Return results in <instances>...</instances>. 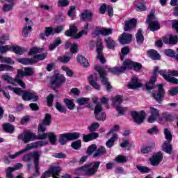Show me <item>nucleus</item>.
Returning a JSON list of instances; mask_svg holds the SVG:
<instances>
[{"mask_svg": "<svg viewBox=\"0 0 178 178\" xmlns=\"http://www.w3.org/2000/svg\"><path fill=\"white\" fill-rule=\"evenodd\" d=\"M134 62L130 60H125L122 66L115 67L114 68L108 69L106 67H102L98 65H96L95 67L96 70L98 72L100 78L102 79V83L106 87L107 91H111L112 86H111V83L108 81V78L105 76L107 73V70L113 73V74H119L120 73H124L126 70H130V69H133Z\"/></svg>", "mask_w": 178, "mask_h": 178, "instance_id": "f257e3e1", "label": "nucleus"}, {"mask_svg": "<svg viewBox=\"0 0 178 178\" xmlns=\"http://www.w3.org/2000/svg\"><path fill=\"white\" fill-rule=\"evenodd\" d=\"M31 158L33 159V163L35 169V172L33 175V177H37V176H40V158H41V154H40L38 152L26 154L22 157V161L24 162H30L31 161Z\"/></svg>", "mask_w": 178, "mask_h": 178, "instance_id": "f03ea898", "label": "nucleus"}, {"mask_svg": "<svg viewBox=\"0 0 178 178\" xmlns=\"http://www.w3.org/2000/svg\"><path fill=\"white\" fill-rule=\"evenodd\" d=\"M47 144H48L47 141H37L28 144L26 148L22 149L18 152H16L15 154L10 155V158L11 159H16V158H17V156H19V155H22V154L29 152V151H31V149L38 148V147H44V145H47Z\"/></svg>", "mask_w": 178, "mask_h": 178, "instance_id": "7ed1b4c3", "label": "nucleus"}, {"mask_svg": "<svg viewBox=\"0 0 178 178\" xmlns=\"http://www.w3.org/2000/svg\"><path fill=\"white\" fill-rule=\"evenodd\" d=\"M99 129V123L95 122L91 124L89 127H88V129L90 132V134H83V140L84 143H88V141H92V140H96L99 137V134L97 132V129Z\"/></svg>", "mask_w": 178, "mask_h": 178, "instance_id": "20e7f679", "label": "nucleus"}, {"mask_svg": "<svg viewBox=\"0 0 178 178\" xmlns=\"http://www.w3.org/2000/svg\"><path fill=\"white\" fill-rule=\"evenodd\" d=\"M100 165L101 161L89 163L79 168V170H82V172H84L86 176H94L97 173L98 168H99Z\"/></svg>", "mask_w": 178, "mask_h": 178, "instance_id": "39448f33", "label": "nucleus"}, {"mask_svg": "<svg viewBox=\"0 0 178 178\" xmlns=\"http://www.w3.org/2000/svg\"><path fill=\"white\" fill-rule=\"evenodd\" d=\"M1 79L4 80V81H7V83L13 84V86H19L22 88L26 89V83L21 79H19L18 74L13 79L12 76H9V74H6L1 76Z\"/></svg>", "mask_w": 178, "mask_h": 178, "instance_id": "423d86ee", "label": "nucleus"}, {"mask_svg": "<svg viewBox=\"0 0 178 178\" xmlns=\"http://www.w3.org/2000/svg\"><path fill=\"white\" fill-rule=\"evenodd\" d=\"M155 12L152 10L149 16L147 17L146 22L149 24V29L150 31H156V30H159L161 29V25H159V22L155 20Z\"/></svg>", "mask_w": 178, "mask_h": 178, "instance_id": "0eeeda50", "label": "nucleus"}, {"mask_svg": "<svg viewBox=\"0 0 178 178\" xmlns=\"http://www.w3.org/2000/svg\"><path fill=\"white\" fill-rule=\"evenodd\" d=\"M18 95H22V99L24 101H33V102L38 101L37 93L33 90L27 91L22 90L21 94H18Z\"/></svg>", "mask_w": 178, "mask_h": 178, "instance_id": "6e6552de", "label": "nucleus"}, {"mask_svg": "<svg viewBox=\"0 0 178 178\" xmlns=\"http://www.w3.org/2000/svg\"><path fill=\"white\" fill-rule=\"evenodd\" d=\"M18 138L23 141L24 144H27L28 143H30V141H34V140H35V134L28 130L24 131L23 134H20L18 136Z\"/></svg>", "mask_w": 178, "mask_h": 178, "instance_id": "1a4fd4ad", "label": "nucleus"}, {"mask_svg": "<svg viewBox=\"0 0 178 178\" xmlns=\"http://www.w3.org/2000/svg\"><path fill=\"white\" fill-rule=\"evenodd\" d=\"M131 115L135 123L137 124H141L142 123H144V120L147 116V113H145V111H141L140 113L137 111H132Z\"/></svg>", "mask_w": 178, "mask_h": 178, "instance_id": "9d476101", "label": "nucleus"}, {"mask_svg": "<svg viewBox=\"0 0 178 178\" xmlns=\"http://www.w3.org/2000/svg\"><path fill=\"white\" fill-rule=\"evenodd\" d=\"M102 111H104L102 106L97 104L95 108L94 113L97 120L105 122V120H106V114L104 112H102Z\"/></svg>", "mask_w": 178, "mask_h": 178, "instance_id": "9b49d317", "label": "nucleus"}, {"mask_svg": "<svg viewBox=\"0 0 178 178\" xmlns=\"http://www.w3.org/2000/svg\"><path fill=\"white\" fill-rule=\"evenodd\" d=\"M66 79L65 76L60 74H56L51 78V86L52 88H56V87H59L62 83H65Z\"/></svg>", "mask_w": 178, "mask_h": 178, "instance_id": "f8f14e48", "label": "nucleus"}, {"mask_svg": "<svg viewBox=\"0 0 178 178\" xmlns=\"http://www.w3.org/2000/svg\"><path fill=\"white\" fill-rule=\"evenodd\" d=\"M159 67H154V76H156V73H159L162 77H163L164 80L165 81H168V83H175L177 80L172 78L169 77V72H167L166 70H159Z\"/></svg>", "mask_w": 178, "mask_h": 178, "instance_id": "ddd939ff", "label": "nucleus"}, {"mask_svg": "<svg viewBox=\"0 0 178 178\" xmlns=\"http://www.w3.org/2000/svg\"><path fill=\"white\" fill-rule=\"evenodd\" d=\"M158 93H152V97L159 104H161V102L163 101V97H165L163 84L158 85Z\"/></svg>", "mask_w": 178, "mask_h": 178, "instance_id": "4468645a", "label": "nucleus"}, {"mask_svg": "<svg viewBox=\"0 0 178 178\" xmlns=\"http://www.w3.org/2000/svg\"><path fill=\"white\" fill-rule=\"evenodd\" d=\"M104 50V47H102V42L101 39H98L97 41V59L101 62V63H105L106 60L104 57V54L102 51Z\"/></svg>", "mask_w": 178, "mask_h": 178, "instance_id": "2eb2a0df", "label": "nucleus"}, {"mask_svg": "<svg viewBox=\"0 0 178 178\" xmlns=\"http://www.w3.org/2000/svg\"><path fill=\"white\" fill-rule=\"evenodd\" d=\"M38 129V136L35 135V140H45L48 137V133H45L47 127L44 124H39Z\"/></svg>", "mask_w": 178, "mask_h": 178, "instance_id": "dca6fc26", "label": "nucleus"}, {"mask_svg": "<svg viewBox=\"0 0 178 178\" xmlns=\"http://www.w3.org/2000/svg\"><path fill=\"white\" fill-rule=\"evenodd\" d=\"M18 78L22 80L24 76H31L34 74V69L31 67H25L24 71L22 70H17Z\"/></svg>", "mask_w": 178, "mask_h": 178, "instance_id": "f3484780", "label": "nucleus"}, {"mask_svg": "<svg viewBox=\"0 0 178 178\" xmlns=\"http://www.w3.org/2000/svg\"><path fill=\"white\" fill-rule=\"evenodd\" d=\"M150 115L147 118L148 123H154L159 118V110L154 107L149 108Z\"/></svg>", "mask_w": 178, "mask_h": 178, "instance_id": "a211bd4d", "label": "nucleus"}, {"mask_svg": "<svg viewBox=\"0 0 178 178\" xmlns=\"http://www.w3.org/2000/svg\"><path fill=\"white\" fill-rule=\"evenodd\" d=\"M162 159H163V155H162V153L159 152L153 155L149 161L152 166H158V165L162 162Z\"/></svg>", "mask_w": 178, "mask_h": 178, "instance_id": "6ab92c4d", "label": "nucleus"}, {"mask_svg": "<svg viewBox=\"0 0 178 178\" xmlns=\"http://www.w3.org/2000/svg\"><path fill=\"white\" fill-rule=\"evenodd\" d=\"M137 26V20L134 18H132L129 20L125 21V24L124 26V31H131L133 29Z\"/></svg>", "mask_w": 178, "mask_h": 178, "instance_id": "aec40b11", "label": "nucleus"}, {"mask_svg": "<svg viewBox=\"0 0 178 178\" xmlns=\"http://www.w3.org/2000/svg\"><path fill=\"white\" fill-rule=\"evenodd\" d=\"M141 83L138 82V78L136 76H132L131 82L129 83L127 87L131 90H137L141 87Z\"/></svg>", "mask_w": 178, "mask_h": 178, "instance_id": "412c9836", "label": "nucleus"}, {"mask_svg": "<svg viewBox=\"0 0 178 178\" xmlns=\"http://www.w3.org/2000/svg\"><path fill=\"white\" fill-rule=\"evenodd\" d=\"M164 44H169L170 45H175L178 42V37L177 35H171L163 38Z\"/></svg>", "mask_w": 178, "mask_h": 178, "instance_id": "4be33fe9", "label": "nucleus"}, {"mask_svg": "<svg viewBox=\"0 0 178 178\" xmlns=\"http://www.w3.org/2000/svg\"><path fill=\"white\" fill-rule=\"evenodd\" d=\"M131 34L124 33L120 36L119 41L120 44H122L123 45L126 44H130L131 42Z\"/></svg>", "mask_w": 178, "mask_h": 178, "instance_id": "5701e85b", "label": "nucleus"}, {"mask_svg": "<svg viewBox=\"0 0 178 178\" xmlns=\"http://www.w3.org/2000/svg\"><path fill=\"white\" fill-rule=\"evenodd\" d=\"M65 35H67V37H72L76 39V37H79V34H77V27L74 25H71L70 26V29L66 31Z\"/></svg>", "mask_w": 178, "mask_h": 178, "instance_id": "b1692460", "label": "nucleus"}, {"mask_svg": "<svg viewBox=\"0 0 178 178\" xmlns=\"http://www.w3.org/2000/svg\"><path fill=\"white\" fill-rule=\"evenodd\" d=\"M49 172H51L53 178H58L59 173H60V167L56 166L54 164H51L49 168Z\"/></svg>", "mask_w": 178, "mask_h": 178, "instance_id": "393cba45", "label": "nucleus"}, {"mask_svg": "<svg viewBox=\"0 0 178 178\" xmlns=\"http://www.w3.org/2000/svg\"><path fill=\"white\" fill-rule=\"evenodd\" d=\"M88 81L90 86H92V87L94 88L95 90H99V88H101V86L98 85L97 82H95V81H97V74L90 75L88 77Z\"/></svg>", "mask_w": 178, "mask_h": 178, "instance_id": "a878e982", "label": "nucleus"}, {"mask_svg": "<svg viewBox=\"0 0 178 178\" xmlns=\"http://www.w3.org/2000/svg\"><path fill=\"white\" fill-rule=\"evenodd\" d=\"M92 13L91 11L86 10L81 14V18L82 20H87L88 22H91L92 20Z\"/></svg>", "mask_w": 178, "mask_h": 178, "instance_id": "bb28decb", "label": "nucleus"}, {"mask_svg": "<svg viewBox=\"0 0 178 178\" xmlns=\"http://www.w3.org/2000/svg\"><path fill=\"white\" fill-rule=\"evenodd\" d=\"M106 154V149L104 146H101L93 154V158H99L104 156Z\"/></svg>", "mask_w": 178, "mask_h": 178, "instance_id": "cd10ccee", "label": "nucleus"}, {"mask_svg": "<svg viewBox=\"0 0 178 178\" xmlns=\"http://www.w3.org/2000/svg\"><path fill=\"white\" fill-rule=\"evenodd\" d=\"M147 55L151 59H154V60H159L161 59V55L158 54L156 50L151 49L147 51Z\"/></svg>", "mask_w": 178, "mask_h": 178, "instance_id": "c85d7f7f", "label": "nucleus"}, {"mask_svg": "<svg viewBox=\"0 0 178 178\" xmlns=\"http://www.w3.org/2000/svg\"><path fill=\"white\" fill-rule=\"evenodd\" d=\"M155 81H156V76L154 75L149 81V82L146 83V90H147V91H151V90H154V88H155Z\"/></svg>", "mask_w": 178, "mask_h": 178, "instance_id": "c756f323", "label": "nucleus"}, {"mask_svg": "<svg viewBox=\"0 0 178 178\" xmlns=\"http://www.w3.org/2000/svg\"><path fill=\"white\" fill-rule=\"evenodd\" d=\"M76 60L80 63V65H81V66H83V67H88L90 66L88 60L83 56H78Z\"/></svg>", "mask_w": 178, "mask_h": 178, "instance_id": "7c9ffc66", "label": "nucleus"}, {"mask_svg": "<svg viewBox=\"0 0 178 178\" xmlns=\"http://www.w3.org/2000/svg\"><path fill=\"white\" fill-rule=\"evenodd\" d=\"M112 33V29L103 28L100 29L99 31L95 32V35H99V34H101L102 35H111Z\"/></svg>", "mask_w": 178, "mask_h": 178, "instance_id": "2f4dec72", "label": "nucleus"}, {"mask_svg": "<svg viewBox=\"0 0 178 178\" xmlns=\"http://www.w3.org/2000/svg\"><path fill=\"white\" fill-rule=\"evenodd\" d=\"M163 151L164 152H166V154H172V151L173 149V147H172V144H170V142H166L165 141L162 146Z\"/></svg>", "mask_w": 178, "mask_h": 178, "instance_id": "473e14b6", "label": "nucleus"}, {"mask_svg": "<svg viewBox=\"0 0 178 178\" xmlns=\"http://www.w3.org/2000/svg\"><path fill=\"white\" fill-rule=\"evenodd\" d=\"M135 6H136V10L138 12H144V10H146L145 6L144 5V3L143 1L137 0L135 1Z\"/></svg>", "mask_w": 178, "mask_h": 178, "instance_id": "72a5a7b5", "label": "nucleus"}, {"mask_svg": "<svg viewBox=\"0 0 178 178\" xmlns=\"http://www.w3.org/2000/svg\"><path fill=\"white\" fill-rule=\"evenodd\" d=\"M116 140H118V134H113V136L106 143L107 148H112Z\"/></svg>", "mask_w": 178, "mask_h": 178, "instance_id": "f704fd0d", "label": "nucleus"}, {"mask_svg": "<svg viewBox=\"0 0 178 178\" xmlns=\"http://www.w3.org/2000/svg\"><path fill=\"white\" fill-rule=\"evenodd\" d=\"M136 38L137 44H138L139 45H141V44L144 42V35H143V30L138 29L136 35Z\"/></svg>", "mask_w": 178, "mask_h": 178, "instance_id": "c9c22d12", "label": "nucleus"}, {"mask_svg": "<svg viewBox=\"0 0 178 178\" xmlns=\"http://www.w3.org/2000/svg\"><path fill=\"white\" fill-rule=\"evenodd\" d=\"M60 44H62V40L60 39V38H57L54 42L53 43H51L49 47V49L50 51H54V49H55L56 48V47H58V45H60Z\"/></svg>", "mask_w": 178, "mask_h": 178, "instance_id": "e433bc0d", "label": "nucleus"}, {"mask_svg": "<svg viewBox=\"0 0 178 178\" xmlns=\"http://www.w3.org/2000/svg\"><path fill=\"white\" fill-rule=\"evenodd\" d=\"M52 120V116L49 113H47L44 115V118L43 120L42 123L39 124H43V126H49L51 124V122Z\"/></svg>", "mask_w": 178, "mask_h": 178, "instance_id": "4c0bfd02", "label": "nucleus"}, {"mask_svg": "<svg viewBox=\"0 0 178 178\" xmlns=\"http://www.w3.org/2000/svg\"><path fill=\"white\" fill-rule=\"evenodd\" d=\"M104 41L107 44V48H108V49H113V48H115L116 43L113 39H111V38H106L104 39Z\"/></svg>", "mask_w": 178, "mask_h": 178, "instance_id": "58836bf2", "label": "nucleus"}, {"mask_svg": "<svg viewBox=\"0 0 178 178\" xmlns=\"http://www.w3.org/2000/svg\"><path fill=\"white\" fill-rule=\"evenodd\" d=\"M67 136L70 141H74V140H77L78 138H80V133L79 132L67 133Z\"/></svg>", "mask_w": 178, "mask_h": 178, "instance_id": "ea45409f", "label": "nucleus"}, {"mask_svg": "<svg viewBox=\"0 0 178 178\" xmlns=\"http://www.w3.org/2000/svg\"><path fill=\"white\" fill-rule=\"evenodd\" d=\"M18 62L22 65H33L34 63V59L33 58H19Z\"/></svg>", "mask_w": 178, "mask_h": 178, "instance_id": "a19ab883", "label": "nucleus"}, {"mask_svg": "<svg viewBox=\"0 0 178 178\" xmlns=\"http://www.w3.org/2000/svg\"><path fill=\"white\" fill-rule=\"evenodd\" d=\"M67 141H70L67 134H63L60 136L59 143L60 145H66Z\"/></svg>", "mask_w": 178, "mask_h": 178, "instance_id": "79ce46f5", "label": "nucleus"}, {"mask_svg": "<svg viewBox=\"0 0 178 178\" xmlns=\"http://www.w3.org/2000/svg\"><path fill=\"white\" fill-rule=\"evenodd\" d=\"M164 136L165 137V142H170L172 143V138H173V136H172V132L168 129V128L164 129Z\"/></svg>", "mask_w": 178, "mask_h": 178, "instance_id": "37998d69", "label": "nucleus"}, {"mask_svg": "<svg viewBox=\"0 0 178 178\" xmlns=\"http://www.w3.org/2000/svg\"><path fill=\"white\" fill-rule=\"evenodd\" d=\"M13 51L17 54V55H23L24 52L27 51V49L22 48L19 46L13 47Z\"/></svg>", "mask_w": 178, "mask_h": 178, "instance_id": "c03bdc74", "label": "nucleus"}, {"mask_svg": "<svg viewBox=\"0 0 178 178\" xmlns=\"http://www.w3.org/2000/svg\"><path fill=\"white\" fill-rule=\"evenodd\" d=\"M64 103L70 111H73V109H74V102H73V100L65 99H64Z\"/></svg>", "mask_w": 178, "mask_h": 178, "instance_id": "a18cd8bd", "label": "nucleus"}, {"mask_svg": "<svg viewBox=\"0 0 178 178\" xmlns=\"http://www.w3.org/2000/svg\"><path fill=\"white\" fill-rule=\"evenodd\" d=\"M3 129L6 133H13V131L15 130V127L9 123H7L3 125Z\"/></svg>", "mask_w": 178, "mask_h": 178, "instance_id": "49530a36", "label": "nucleus"}, {"mask_svg": "<svg viewBox=\"0 0 178 178\" xmlns=\"http://www.w3.org/2000/svg\"><path fill=\"white\" fill-rule=\"evenodd\" d=\"M117 163H126L127 162V157L124 155H118L115 159Z\"/></svg>", "mask_w": 178, "mask_h": 178, "instance_id": "de8ad7c7", "label": "nucleus"}, {"mask_svg": "<svg viewBox=\"0 0 178 178\" xmlns=\"http://www.w3.org/2000/svg\"><path fill=\"white\" fill-rule=\"evenodd\" d=\"M122 102H123V99H122V97L120 96H115L114 97L112 98V104L114 106H119V105H118V104H122Z\"/></svg>", "mask_w": 178, "mask_h": 178, "instance_id": "09e8293b", "label": "nucleus"}, {"mask_svg": "<svg viewBox=\"0 0 178 178\" xmlns=\"http://www.w3.org/2000/svg\"><path fill=\"white\" fill-rule=\"evenodd\" d=\"M47 137L51 144H52V145H55V144L56 143V135H55L54 132H49L47 134Z\"/></svg>", "mask_w": 178, "mask_h": 178, "instance_id": "8fccbe9b", "label": "nucleus"}, {"mask_svg": "<svg viewBox=\"0 0 178 178\" xmlns=\"http://www.w3.org/2000/svg\"><path fill=\"white\" fill-rule=\"evenodd\" d=\"M47 56H48V53H43L42 54L36 55L33 58L34 63H35V62H38V60H44V59H45V58H47Z\"/></svg>", "mask_w": 178, "mask_h": 178, "instance_id": "3c124183", "label": "nucleus"}, {"mask_svg": "<svg viewBox=\"0 0 178 178\" xmlns=\"http://www.w3.org/2000/svg\"><path fill=\"white\" fill-rule=\"evenodd\" d=\"M41 52H44L43 48H38L37 47H34L29 51V55H35L36 54H41Z\"/></svg>", "mask_w": 178, "mask_h": 178, "instance_id": "603ef678", "label": "nucleus"}, {"mask_svg": "<svg viewBox=\"0 0 178 178\" xmlns=\"http://www.w3.org/2000/svg\"><path fill=\"white\" fill-rule=\"evenodd\" d=\"M88 23L85 24V29L78 33V36L75 37L76 39L80 38L82 35H86V34L88 33Z\"/></svg>", "mask_w": 178, "mask_h": 178, "instance_id": "864d4df0", "label": "nucleus"}, {"mask_svg": "<svg viewBox=\"0 0 178 178\" xmlns=\"http://www.w3.org/2000/svg\"><path fill=\"white\" fill-rule=\"evenodd\" d=\"M164 52H165V54L167 56H170L171 58L174 57L175 59L178 60V54L175 55V51L173 50H172V49H165Z\"/></svg>", "mask_w": 178, "mask_h": 178, "instance_id": "5fc2aeb1", "label": "nucleus"}, {"mask_svg": "<svg viewBox=\"0 0 178 178\" xmlns=\"http://www.w3.org/2000/svg\"><path fill=\"white\" fill-rule=\"evenodd\" d=\"M89 101H90V99L87 97H80L76 99V102L79 104V105H81V106L88 104Z\"/></svg>", "mask_w": 178, "mask_h": 178, "instance_id": "6e6d98bb", "label": "nucleus"}, {"mask_svg": "<svg viewBox=\"0 0 178 178\" xmlns=\"http://www.w3.org/2000/svg\"><path fill=\"white\" fill-rule=\"evenodd\" d=\"M115 108L120 116H122V115H124V113L127 112V107H122V106H116Z\"/></svg>", "mask_w": 178, "mask_h": 178, "instance_id": "4d7b16f0", "label": "nucleus"}, {"mask_svg": "<svg viewBox=\"0 0 178 178\" xmlns=\"http://www.w3.org/2000/svg\"><path fill=\"white\" fill-rule=\"evenodd\" d=\"M95 151H97V145L92 144L88 147L86 153L88 155H92Z\"/></svg>", "mask_w": 178, "mask_h": 178, "instance_id": "13d9d810", "label": "nucleus"}, {"mask_svg": "<svg viewBox=\"0 0 178 178\" xmlns=\"http://www.w3.org/2000/svg\"><path fill=\"white\" fill-rule=\"evenodd\" d=\"M70 59H72V58L67 56H63L58 57V60L59 62H61V63H67L68 62L70 61Z\"/></svg>", "mask_w": 178, "mask_h": 178, "instance_id": "bf43d9fd", "label": "nucleus"}, {"mask_svg": "<svg viewBox=\"0 0 178 178\" xmlns=\"http://www.w3.org/2000/svg\"><path fill=\"white\" fill-rule=\"evenodd\" d=\"M136 168L139 172H140V173H149V170H151L149 168L143 165H137Z\"/></svg>", "mask_w": 178, "mask_h": 178, "instance_id": "052dcab7", "label": "nucleus"}, {"mask_svg": "<svg viewBox=\"0 0 178 178\" xmlns=\"http://www.w3.org/2000/svg\"><path fill=\"white\" fill-rule=\"evenodd\" d=\"M162 118L164 120H166L167 122H170V121L173 120V115H170L168 113H163L162 114Z\"/></svg>", "mask_w": 178, "mask_h": 178, "instance_id": "680f3d73", "label": "nucleus"}, {"mask_svg": "<svg viewBox=\"0 0 178 178\" xmlns=\"http://www.w3.org/2000/svg\"><path fill=\"white\" fill-rule=\"evenodd\" d=\"M62 70H63L65 72H66L67 76L69 77H72L73 76V71L70 68H69L67 66H62L61 67Z\"/></svg>", "mask_w": 178, "mask_h": 178, "instance_id": "e2e57ef3", "label": "nucleus"}, {"mask_svg": "<svg viewBox=\"0 0 178 178\" xmlns=\"http://www.w3.org/2000/svg\"><path fill=\"white\" fill-rule=\"evenodd\" d=\"M71 147L74 149H79V148H81V140H78L75 142H73L71 144Z\"/></svg>", "mask_w": 178, "mask_h": 178, "instance_id": "0e129e2a", "label": "nucleus"}, {"mask_svg": "<svg viewBox=\"0 0 178 178\" xmlns=\"http://www.w3.org/2000/svg\"><path fill=\"white\" fill-rule=\"evenodd\" d=\"M12 49V47L9 45H6V46H1L0 47V54H6L8 51H10Z\"/></svg>", "mask_w": 178, "mask_h": 178, "instance_id": "69168bd1", "label": "nucleus"}, {"mask_svg": "<svg viewBox=\"0 0 178 178\" xmlns=\"http://www.w3.org/2000/svg\"><path fill=\"white\" fill-rule=\"evenodd\" d=\"M6 177L8 178H13V174H12L13 172H15L14 170L12 168V167H8L6 169Z\"/></svg>", "mask_w": 178, "mask_h": 178, "instance_id": "338daca9", "label": "nucleus"}, {"mask_svg": "<svg viewBox=\"0 0 178 178\" xmlns=\"http://www.w3.org/2000/svg\"><path fill=\"white\" fill-rule=\"evenodd\" d=\"M13 9V3H10V4H5L3 6V10L4 12H10V10H12Z\"/></svg>", "mask_w": 178, "mask_h": 178, "instance_id": "774afa93", "label": "nucleus"}]
</instances>
